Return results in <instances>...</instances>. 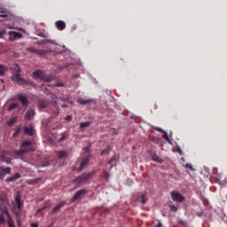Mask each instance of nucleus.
<instances>
[{"label": "nucleus", "instance_id": "f257e3e1", "mask_svg": "<svg viewBox=\"0 0 227 227\" xmlns=\"http://www.w3.org/2000/svg\"><path fill=\"white\" fill-rule=\"evenodd\" d=\"M11 70L13 72L12 81L18 82L20 86H29V82L20 76L21 70L18 64L13 65Z\"/></svg>", "mask_w": 227, "mask_h": 227}, {"label": "nucleus", "instance_id": "f03ea898", "mask_svg": "<svg viewBox=\"0 0 227 227\" xmlns=\"http://www.w3.org/2000/svg\"><path fill=\"white\" fill-rule=\"evenodd\" d=\"M6 202H7V197L5 194L0 195V211L2 213L0 214V224H4L6 223V219H4V216L10 218V213L8 212V207H6Z\"/></svg>", "mask_w": 227, "mask_h": 227}, {"label": "nucleus", "instance_id": "7ed1b4c3", "mask_svg": "<svg viewBox=\"0 0 227 227\" xmlns=\"http://www.w3.org/2000/svg\"><path fill=\"white\" fill-rule=\"evenodd\" d=\"M36 148L33 146V142L29 140H25L22 142L20 145V150L16 152V155H24V153H27V152H35Z\"/></svg>", "mask_w": 227, "mask_h": 227}, {"label": "nucleus", "instance_id": "20e7f679", "mask_svg": "<svg viewBox=\"0 0 227 227\" xmlns=\"http://www.w3.org/2000/svg\"><path fill=\"white\" fill-rule=\"evenodd\" d=\"M93 176V172L90 173H83L81 176H77L72 181V184H76L75 189L81 187V185H84V184H88V180Z\"/></svg>", "mask_w": 227, "mask_h": 227}, {"label": "nucleus", "instance_id": "39448f33", "mask_svg": "<svg viewBox=\"0 0 227 227\" xmlns=\"http://www.w3.org/2000/svg\"><path fill=\"white\" fill-rule=\"evenodd\" d=\"M80 163H77L73 168L74 171H78L79 173H81V171H82V169H84V168L90 164V155H83L82 158H80Z\"/></svg>", "mask_w": 227, "mask_h": 227}, {"label": "nucleus", "instance_id": "423d86ee", "mask_svg": "<svg viewBox=\"0 0 227 227\" xmlns=\"http://www.w3.org/2000/svg\"><path fill=\"white\" fill-rule=\"evenodd\" d=\"M32 77L34 79H40V81H44V82H51V81L53 79L52 76L47 75V74L42 70H35L33 73Z\"/></svg>", "mask_w": 227, "mask_h": 227}, {"label": "nucleus", "instance_id": "0eeeda50", "mask_svg": "<svg viewBox=\"0 0 227 227\" xmlns=\"http://www.w3.org/2000/svg\"><path fill=\"white\" fill-rule=\"evenodd\" d=\"M170 196L173 201H176L177 203H183V201L185 200V197L184 195L180 194V192L176 191H173L170 192Z\"/></svg>", "mask_w": 227, "mask_h": 227}, {"label": "nucleus", "instance_id": "6e6552de", "mask_svg": "<svg viewBox=\"0 0 227 227\" xmlns=\"http://www.w3.org/2000/svg\"><path fill=\"white\" fill-rule=\"evenodd\" d=\"M88 194V191L86 189H82L74 193V195L71 198V201H77V200H82Z\"/></svg>", "mask_w": 227, "mask_h": 227}, {"label": "nucleus", "instance_id": "1a4fd4ad", "mask_svg": "<svg viewBox=\"0 0 227 227\" xmlns=\"http://www.w3.org/2000/svg\"><path fill=\"white\" fill-rule=\"evenodd\" d=\"M8 155H12L10 151H3L0 154V160H2V162H6V164H10V162H12V159H10Z\"/></svg>", "mask_w": 227, "mask_h": 227}, {"label": "nucleus", "instance_id": "9d476101", "mask_svg": "<svg viewBox=\"0 0 227 227\" xmlns=\"http://www.w3.org/2000/svg\"><path fill=\"white\" fill-rule=\"evenodd\" d=\"M16 97L18 100H20L23 107H27V106H29V100L27 99V96H24V94H18Z\"/></svg>", "mask_w": 227, "mask_h": 227}, {"label": "nucleus", "instance_id": "9b49d317", "mask_svg": "<svg viewBox=\"0 0 227 227\" xmlns=\"http://www.w3.org/2000/svg\"><path fill=\"white\" fill-rule=\"evenodd\" d=\"M50 106L55 116H58L59 114V106H58V101L56 100L51 101Z\"/></svg>", "mask_w": 227, "mask_h": 227}, {"label": "nucleus", "instance_id": "f8f14e48", "mask_svg": "<svg viewBox=\"0 0 227 227\" xmlns=\"http://www.w3.org/2000/svg\"><path fill=\"white\" fill-rule=\"evenodd\" d=\"M8 35H10V40L12 42L17 40V38H22V34L19 32L9 31Z\"/></svg>", "mask_w": 227, "mask_h": 227}, {"label": "nucleus", "instance_id": "ddd939ff", "mask_svg": "<svg viewBox=\"0 0 227 227\" xmlns=\"http://www.w3.org/2000/svg\"><path fill=\"white\" fill-rule=\"evenodd\" d=\"M35 114H36V113H35L33 109L27 111L25 114V120H27V121L33 120V118H35Z\"/></svg>", "mask_w": 227, "mask_h": 227}, {"label": "nucleus", "instance_id": "4468645a", "mask_svg": "<svg viewBox=\"0 0 227 227\" xmlns=\"http://www.w3.org/2000/svg\"><path fill=\"white\" fill-rule=\"evenodd\" d=\"M56 27L59 31H63L67 27V24L63 20L56 21Z\"/></svg>", "mask_w": 227, "mask_h": 227}, {"label": "nucleus", "instance_id": "2eb2a0df", "mask_svg": "<svg viewBox=\"0 0 227 227\" xmlns=\"http://www.w3.org/2000/svg\"><path fill=\"white\" fill-rule=\"evenodd\" d=\"M151 159L154 162H158V164H162V162H164V160L162 159H160V157H159V155H157V153H153L151 154Z\"/></svg>", "mask_w": 227, "mask_h": 227}, {"label": "nucleus", "instance_id": "dca6fc26", "mask_svg": "<svg viewBox=\"0 0 227 227\" xmlns=\"http://www.w3.org/2000/svg\"><path fill=\"white\" fill-rule=\"evenodd\" d=\"M10 173H12V168L10 167H7L5 168L0 167V176H4V175H10Z\"/></svg>", "mask_w": 227, "mask_h": 227}, {"label": "nucleus", "instance_id": "f3484780", "mask_svg": "<svg viewBox=\"0 0 227 227\" xmlns=\"http://www.w3.org/2000/svg\"><path fill=\"white\" fill-rule=\"evenodd\" d=\"M15 203H16V207H18V209L21 210L24 203H22V200H20V195H19V194L16 195Z\"/></svg>", "mask_w": 227, "mask_h": 227}, {"label": "nucleus", "instance_id": "a211bd4d", "mask_svg": "<svg viewBox=\"0 0 227 227\" xmlns=\"http://www.w3.org/2000/svg\"><path fill=\"white\" fill-rule=\"evenodd\" d=\"M65 205H67V201H62L60 203H59L53 209H52V214H56V212H59V210H61V208H63V207H65Z\"/></svg>", "mask_w": 227, "mask_h": 227}, {"label": "nucleus", "instance_id": "6ab92c4d", "mask_svg": "<svg viewBox=\"0 0 227 227\" xmlns=\"http://www.w3.org/2000/svg\"><path fill=\"white\" fill-rule=\"evenodd\" d=\"M23 130H24V134L26 136H33V134H34L33 127L25 126Z\"/></svg>", "mask_w": 227, "mask_h": 227}, {"label": "nucleus", "instance_id": "aec40b11", "mask_svg": "<svg viewBox=\"0 0 227 227\" xmlns=\"http://www.w3.org/2000/svg\"><path fill=\"white\" fill-rule=\"evenodd\" d=\"M137 200L140 202V203H146V201H148V197H146V194L145 193H141L140 196L137 198Z\"/></svg>", "mask_w": 227, "mask_h": 227}, {"label": "nucleus", "instance_id": "412c9836", "mask_svg": "<svg viewBox=\"0 0 227 227\" xmlns=\"http://www.w3.org/2000/svg\"><path fill=\"white\" fill-rule=\"evenodd\" d=\"M108 164L110 165V168H113L114 166H116V164H118V158H116L115 156L113 157L109 161Z\"/></svg>", "mask_w": 227, "mask_h": 227}, {"label": "nucleus", "instance_id": "4be33fe9", "mask_svg": "<svg viewBox=\"0 0 227 227\" xmlns=\"http://www.w3.org/2000/svg\"><path fill=\"white\" fill-rule=\"evenodd\" d=\"M78 104H80L81 106H86V104H91V99L79 98L78 99Z\"/></svg>", "mask_w": 227, "mask_h": 227}, {"label": "nucleus", "instance_id": "5701e85b", "mask_svg": "<svg viewBox=\"0 0 227 227\" xmlns=\"http://www.w3.org/2000/svg\"><path fill=\"white\" fill-rule=\"evenodd\" d=\"M59 159H67L68 157V154L65 151H59L58 153Z\"/></svg>", "mask_w": 227, "mask_h": 227}, {"label": "nucleus", "instance_id": "b1692460", "mask_svg": "<svg viewBox=\"0 0 227 227\" xmlns=\"http://www.w3.org/2000/svg\"><path fill=\"white\" fill-rule=\"evenodd\" d=\"M35 54H37V56H47V54H49V51H47V50H37Z\"/></svg>", "mask_w": 227, "mask_h": 227}, {"label": "nucleus", "instance_id": "393cba45", "mask_svg": "<svg viewBox=\"0 0 227 227\" xmlns=\"http://www.w3.org/2000/svg\"><path fill=\"white\" fill-rule=\"evenodd\" d=\"M48 106H49V104H47V102H45V101H41V102H39V104H38L39 109H45V108H47Z\"/></svg>", "mask_w": 227, "mask_h": 227}, {"label": "nucleus", "instance_id": "a878e982", "mask_svg": "<svg viewBox=\"0 0 227 227\" xmlns=\"http://www.w3.org/2000/svg\"><path fill=\"white\" fill-rule=\"evenodd\" d=\"M7 224L9 227H15V221L12 220V216H9Z\"/></svg>", "mask_w": 227, "mask_h": 227}, {"label": "nucleus", "instance_id": "bb28decb", "mask_svg": "<svg viewBox=\"0 0 227 227\" xmlns=\"http://www.w3.org/2000/svg\"><path fill=\"white\" fill-rule=\"evenodd\" d=\"M109 152H111V146L107 145L106 148L101 152V155H109Z\"/></svg>", "mask_w": 227, "mask_h": 227}, {"label": "nucleus", "instance_id": "cd10ccee", "mask_svg": "<svg viewBox=\"0 0 227 227\" xmlns=\"http://www.w3.org/2000/svg\"><path fill=\"white\" fill-rule=\"evenodd\" d=\"M17 107H19V104L12 103L8 107V111H13V109H17Z\"/></svg>", "mask_w": 227, "mask_h": 227}, {"label": "nucleus", "instance_id": "c85d7f7f", "mask_svg": "<svg viewBox=\"0 0 227 227\" xmlns=\"http://www.w3.org/2000/svg\"><path fill=\"white\" fill-rule=\"evenodd\" d=\"M90 121L81 122L80 129H86V127H90Z\"/></svg>", "mask_w": 227, "mask_h": 227}, {"label": "nucleus", "instance_id": "c756f323", "mask_svg": "<svg viewBox=\"0 0 227 227\" xmlns=\"http://www.w3.org/2000/svg\"><path fill=\"white\" fill-rule=\"evenodd\" d=\"M20 132H22V128H20V127L17 128L13 133V137H17V136H19V134H20Z\"/></svg>", "mask_w": 227, "mask_h": 227}, {"label": "nucleus", "instance_id": "7c9ffc66", "mask_svg": "<svg viewBox=\"0 0 227 227\" xmlns=\"http://www.w3.org/2000/svg\"><path fill=\"white\" fill-rule=\"evenodd\" d=\"M15 123H17V119L12 118V119H11V120L7 122V125H9V127H12V126L15 125Z\"/></svg>", "mask_w": 227, "mask_h": 227}, {"label": "nucleus", "instance_id": "2f4dec72", "mask_svg": "<svg viewBox=\"0 0 227 227\" xmlns=\"http://www.w3.org/2000/svg\"><path fill=\"white\" fill-rule=\"evenodd\" d=\"M65 139H67V134L62 133L61 137L59 138H57V141H58V143H61V141H65Z\"/></svg>", "mask_w": 227, "mask_h": 227}, {"label": "nucleus", "instance_id": "473e14b6", "mask_svg": "<svg viewBox=\"0 0 227 227\" xmlns=\"http://www.w3.org/2000/svg\"><path fill=\"white\" fill-rule=\"evenodd\" d=\"M5 73H6V67L3 65H0V76L4 75Z\"/></svg>", "mask_w": 227, "mask_h": 227}, {"label": "nucleus", "instance_id": "72a5a7b5", "mask_svg": "<svg viewBox=\"0 0 227 227\" xmlns=\"http://www.w3.org/2000/svg\"><path fill=\"white\" fill-rule=\"evenodd\" d=\"M42 180V178L38 177L36 179H31L28 184H37L39 183L40 181Z\"/></svg>", "mask_w": 227, "mask_h": 227}, {"label": "nucleus", "instance_id": "f704fd0d", "mask_svg": "<svg viewBox=\"0 0 227 227\" xmlns=\"http://www.w3.org/2000/svg\"><path fill=\"white\" fill-rule=\"evenodd\" d=\"M27 51H28V52H32L33 54H36L38 50L36 48L29 47L27 49Z\"/></svg>", "mask_w": 227, "mask_h": 227}, {"label": "nucleus", "instance_id": "c9c22d12", "mask_svg": "<svg viewBox=\"0 0 227 227\" xmlns=\"http://www.w3.org/2000/svg\"><path fill=\"white\" fill-rule=\"evenodd\" d=\"M104 178L106 180V182H109V172L107 171H104Z\"/></svg>", "mask_w": 227, "mask_h": 227}, {"label": "nucleus", "instance_id": "e433bc0d", "mask_svg": "<svg viewBox=\"0 0 227 227\" xmlns=\"http://www.w3.org/2000/svg\"><path fill=\"white\" fill-rule=\"evenodd\" d=\"M90 148H91V145H88L87 147L83 148V150L85 152L84 155H90Z\"/></svg>", "mask_w": 227, "mask_h": 227}, {"label": "nucleus", "instance_id": "4c0bfd02", "mask_svg": "<svg viewBox=\"0 0 227 227\" xmlns=\"http://www.w3.org/2000/svg\"><path fill=\"white\" fill-rule=\"evenodd\" d=\"M170 210H171V212H177L178 207H176V206H175V205H170Z\"/></svg>", "mask_w": 227, "mask_h": 227}, {"label": "nucleus", "instance_id": "58836bf2", "mask_svg": "<svg viewBox=\"0 0 227 227\" xmlns=\"http://www.w3.org/2000/svg\"><path fill=\"white\" fill-rule=\"evenodd\" d=\"M14 181L15 180H19V178H20V173H16L15 175L12 176Z\"/></svg>", "mask_w": 227, "mask_h": 227}, {"label": "nucleus", "instance_id": "ea45409f", "mask_svg": "<svg viewBox=\"0 0 227 227\" xmlns=\"http://www.w3.org/2000/svg\"><path fill=\"white\" fill-rule=\"evenodd\" d=\"M162 137H163V139H166L168 143L170 142L169 137L168 136V133H164Z\"/></svg>", "mask_w": 227, "mask_h": 227}, {"label": "nucleus", "instance_id": "a19ab883", "mask_svg": "<svg viewBox=\"0 0 227 227\" xmlns=\"http://www.w3.org/2000/svg\"><path fill=\"white\" fill-rule=\"evenodd\" d=\"M179 224H181L182 226H184V227L187 226V223L184 220H180Z\"/></svg>", "mask_w": 227, "mask_h": 227}, {"label": "nucleus", "instance_id": "79ce46f5", "mask_svg": "<svg viewBox=\"0 0 227 227\" xmlns=\"http://www.w3.org/2000/svg\"><path fill=\"white\" fill-rule=\"evenodd\" d=\"M6 182H15V179L13 178V176H11V177H8V178L6 179Z\"/></svg>", "mask_w": 227, "mask_h": 227}, {"label": "nucleus", "instance_id": "37998d69", "mask_svg": "<svg viewBox=\"0 0 227 227\" xmlns=\"http://www.w3.org/2000/svg\"><path fill=\"white\" fill-rule=\"evenodd\" d=\"M66 121H72V115H67L66 117Z\"/></svg>", "mask_w": 227, "mask_h": 227}, {"label": "nucleus", "instance_id": "c03bdc74", "mask_svg": "<svg viewBox=\"0 0 227 227\" xmlns=\"http://www.w3.org/2000/svg\"><path fill=\"white\" fill-rule=\"evenodd\" d=\"M4 35H6V30H0V36H3Z\"/></svg>", "mask_w": 227, "mask_h": 227}, {"label": "nucleus", "instance_id": "a18cd8bd", "mask_svg": "<svg viewBox=\"0 0 227 227\" xmlns=\"http://www.w3.org/2000/svg\"><path fill=\"white\" fill-rule=\"evenodd\" d=\"M55 86H56L57 88H61V86H63V83L57 82V83L55 84Z\"/></svg>", "mask_w": 227, "mask_h": 227}, {"label": "nucleus", "instance_id": "49530a36", "mask_svg": "<svg viewBox=\"0 0 227 227\" xmlns=\"http://www.w3.org/2000/svg\"><path fill=\"white\" fill-rule=\"evenodd\" d=\"M45 208H47V207H43L38 209L37 212H43V210H45Z\"/></svg>", "mask_w": 227, "mask_h": 227}, {"label": "nucleus", "instance_id": "de8ad7c7", "mask_svg": "<svg viewBox=\"0 0 227 227\" xmlns=\"http://www.w3.org/2000/svg\"><path fill=\"white\" fill-rule=\"evenodd\" d=\"M186 168H189V169H191L192 171V169H194V168H192V166L190 164H186Z\"/></svg>", "mask_w": 227, "mask_h": 227}, {"label": "nucleus", "instance_id": "09e8293b", "mask_svg": "<svg viewBox=\"0 0 227 227\" xmlns=\"http://www.w3.org/2000/svg\"><path fill=\"white\" fill-rule=\"evenodd\" d=\"M20 223H21L20 218H17V224H18V226H20Z\"/></svg>", "mask_w": 227, "mask_h": 227}, {"label": "nucleus", "instance_id": "8fccbe9b", "mask_svg": "<svg viewBox=\"0 0 227 227\" xmlns=\"http://www.w3.org/2000/svg\"><path fill=\"white\" fill-rule=\"evenodd\" d=\"M30 227H38V223H31Z\"/></svg>", "mask_w": 227, "mask_h": 227}, {"label": "nucleus", "instance_id": "3c124183", "mask_svg": "<svg viewBox=\"0 0 227 227\" xmlns=\"http://www.w3.org/2000/svg\"><path fill=\"white\" fill-rule=\"evenodd\" d=\"M0 17H6V14L0 12Z\"/></svg>", "mask_w": 227, "mask_h": 227}, {"label": "nucleus", "instance_id": "603ef678", "mask_svg": "<svg viewBox=\"0 0 227 227\" xmlns=\"http://www.w3.org/2000/svg\"><path fill=\"white\" fill-rule=\"evenodd\" d=\"M62 107H67V105H62Z\"/></svg>", "mask_w": 227, "mask_h": 227}, {"label": "nucleus", "instance_id": "864d4df0", "mask_svg": "<svg viewBox=\"0 0 227 227\" xmlns=\"http://www.w3.org/2000/svg\"><path fill=\"white\" fill-rule=\"evenodd\" d=\"M158 130H159L160 132H162V129H158Z\"/></svg>", "mask_w": 227, "mask_h": 227}, {"label": "nucleus", "instance_id": "5fc2aeb1", "mask_svg": "<svg viewBox=\"0 0 227 227\" xmlns=\"http://www.w3.org/2000/svg\"><path fill=\"white\" fill-rule=\"evenodd\" d=\"M39 36H44L43 34H40Z\"/></svg>", "mask_w": 227, "mask_h": 227}, {"label": "nucleus", "instance_id": "6e6d98bb", "mask_svg": "<svg viewBox=\"0 0 227 227\" xmlns=\"http://www.w3.org/2000/svg\"><path fill=\"white\" fill-rule=\"evenodd\" d=\"M178 152V153H182V151H177Z\"/></svg>", "mask_w": 227, "mask_h": 227}]
</instances>
